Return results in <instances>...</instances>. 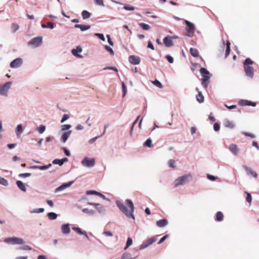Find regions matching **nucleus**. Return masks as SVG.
Returning <instances> with one entry per match:
<instances>
[{"label":"nucleus","instance_id":"1","mask_svg":"<svg viewBox=\"0 0 259 259\" xmlns=\"http://www.w3.org/2000/svg\"><path fill=\"white\" fill-rule=\"evenodd\" d=\"M126 204L129 206L130 210H128L125 205L120 201H117L116 204L120 210L124 213L127 217L132 218L135 219L134 215L133 213L134 211V206L132 201L130 199L125 201Z\"/></svg>","mask_w":259,"mask_h":259},{"label":"nucleus","instance_id":"2","mask_svg":"<svg viewBox=\"0 0 259 259\" xmlns=\"http://www.w3.org/2000/svg\"><path fill=\"white\" fill-rule=\"evenodd\" d=\"M253 61L250 58H246L243 62V66L246 75L250 77L253 78L254 76V69L250 65L253 64Z\"/></svg>","mask_w":259,"mask_h":259},{"label":"nucleus","instance_id":"3","mask_svg":"<svg viewBox=\"0 0 259 259\" xmlns=\"http://www.w3.org/2000/svg\"><path fill=\"white\" fill-rule=\"evenodd\" d=\"M200 72L202 77L201 84L204 88H206L210 77V73L205 68H201L200 70Z\"/></svg>","mask_w":259,"mask_h":259},{"label":"nucleus","instance_id":"4","mask_svg":"<svg viewBox=\"0 0 259 259\" xmlns=\"http://www.w3.org/2000/svg\"><path fill=\"white\" fill-rule=\"evenodd\" d=\"M192 177L191 174H187L184 176H181L175 180V185L176 187L180 185H183L188 182Z\"/></svg>","mask_w":259,"mask_h":259},{"label":"nucleus","instance_id":"5","mask_svg":"<svg viewBox=\"0 0 259 259\" xmlns=\"http://www.w3.org/2000/svg\"><path fill=\"white\" fill-rule=\"evenodd\" d=\"M4 241L7 243L12 244H22L25 242L22 239L17 237L7 238L4 240Z\"/></svg>","mask_w":259,"mask_h":259},{"label":"nucleus","instance_id":"6","mask_svg":"<svg viewBox=\"0 0 259 259\" xmlns=\"http://www.w3.org/2000/svg\"><path fill=\"white\" fill-rule=\"evenodd\" d=\"M42 42V38L41 36H38L32 38L28 43V45L33 48H36L39 46Z\"/></svg>","mask_w":259,"mask_h":259},{"label":"nucleus","instance_id":"7","mask_svg":"<svg viewBox=\"0 0 259 259\" xmlns=\"http://www.w3.org/2000/svg\"><path fill=\"white\" fill-rule=\"evenodd\" d=\"M185 23L187 25V35L188 36H193L195 31V27L194 24L187 20L185 21Z\"/></svg>","mask_w":259,"mask_h":259},{"label":"nucleus","instance_id":"8","mask_svg":"<svg viewBox=\"0 0 259 259\" xmlns=\"http://www.w3.org/2000/svg\"><path fill=\"white\" fill-rule=\"evenodd\" d=\"M82 164L86 167H91L95 165V160L94 158H89L85 157L81 161Z\"/></svg>","mask_w":259,"mask_h":259},{"label":"nucleus","instance_id":"9","mask_svg":"<svg viewBox=\"0 0 259 259\" xmlns=\"http://www.w3.org/2000/svg\"><path fill=\"white\" fill-rule=\"evenodd\" d=\"M11 85V82H7L3 85V86H1L0 94L3 96H6L9 89L10 88Z\"/></svg>","mask_w":259,"mask_h":259},{"label":"nucleus","instance_id":"10","mask_svg":"<svg viewBox=\"0 0 259 259\" xmlns=\"http://www.w3.org/2000/svg\"><path fill=\"white\" fill-rule=\"evenodd\" d=\"M156 240L157 239L155 237H152L149 239L141 245V246H140V249H142L148 247L149 245H151L152 243L155 242Z\"/></svg>","mask_w":259,"mask_h":259},{"label":"nucleus","instance_id":"11","mask_svg":"<svg viewBox=\"0 0 259 259\" xmlns=\"http://www.w3.org/2000/svg\"><path fill=\"white\" fill-rule=\"evenodd\" d=\"M140 58L139 57L134 55L130 56L128 57L129 62L134 65H138L140 62Z\"/></svg>","mask_w":259,"mask_h":259},{"label":"nucleus","instance_id":"12","mask_svg":"<svg viewBox=\"0 0 259 259\" xmlns=\"http://www.w3.org/2000/svg\"><path fill=\"white\" fill-rule=\"evenodd\" d=\"M22 64V60L21 58H17L14 60L10 64V66L12 68H18L20 67Z\"/></svg>","mask_w":259,"mask_h":259},{"label":"nucleus","instance_id":"13","mask_svg":"<svg viewBox=\"0 0 259 259\" xmlns=\"http://www.w3.org/2000/svg\"><path fill=\"white\" fill-rule=\"evenodd\" d=\"M238 104L241 106H252L253 107L256 106V103L255 102H252L250 101L245 100H240Z\"/></svg>","mask_w":259,"mask_h":259},{"label":"nucleus","instance_id":"14","mask_svg":"<svg viewBox=\"0 0 259 259\" xmlns=\"http://www.w3.org/2000/svg\"><path fill=\"white\" fill-rule=\"evenodd\" d=\"M73 183V181H71L67 183H64V184H62L61 186H59L56 189L55 192H57L58 191L63 190L66 189V188L69 187L70 186H71V185Z\"/></svg>","mask_w":259,"mask_h":259},{"label":"nucleus","instance_id":"15","mask_svg":"<svg viewBox=\"0 0 259 259\" xmlns=\"http://www.w3.org/2000/svg\"><path fill=\"white\" fill-rule=\"evenodd\" d=\"M244 168L245 170H246V173L248 175L251 176L254 178L257 177V174H256V172L252 170V169H251V168H249L247 166H244Z\"/></svg>","mask_w":259,"mask_h":259},{"label":"nucleus","instance_id":"16","mask_svg":"<svg viewBox=\"0 0 259 259\" xmlns=\"http://www.w3.org/2000/svg\"><path fill=\"white\" fill-rule=\"evenodd\" d=\"M229 150L233 153L234 155H237L239 151V149L238 146L234 144H232L229 146Z\"/></svg>","mask_w":259,"mask_h":259},{"label":"nucleus","instance_id":"17","mask_svg":"<svg viewBox=\"0 0 259 259\" xmlns=\"http://www.w3.org/2000/svg\"><path fill=\"white\" fill-rule=\"evenodd\" d=\"M163 42L166 47H169L173 45V42L171 40V37L166 36L163 38Z\"/></svg>","mask_w":259,"mask_h":259},{"label":"nucleus","instance_id":"18","mask_svg":"<svg viewBox=\"0 0 259 259\" xmlns=\"http://www.w3.org/2000/svg\"><path fill=\"white\" fill-rule=\"evenodd\" d=\"M61 231L63 234H68L70 232L69 225L68 224H63L61 226Z\"/></svg>","mask_w":259,"mask_h":259},{"label":"nucleus","instance_id":"19","mask_svg":"<svg viewBox=\"0 0 259 259\" xmlns=\"http://www.w3.org/2000/svg\"><path fill=\"white\" fill-rule=\"evenodd\" d=\"M168 224L167 220L163 219L156 222V225L160 228L166 226Z\"/></svg>","mask_w":259,"mask_h":259},{"label":"nucleus","instance_id":"20","mask_svg":"<svg viewBox=\"0 0 259 259\" xmlns=\"http://www.w3.org/2000/svg\"><path fill=\"white\" fill-rule=\"evenodd\" d=\"M72 229L75 231L79 235H84L87 238H89V236L87 234V233L85 231H82L80 228L78 227H74L72 228Z\"/></svg>","mask_w":259,"mask_h":259},{"label":"nucleus","instance_id":"21","mask_svg":"<svg viewBox=\"0 0 259 259\" xmlns=\"http://www.w3.org/2000/svg\"><path fill=\"white\" fill-rule=\"evenodd\" d=\"M71 133V131H69L64 133L61 137V141L63 143L66 142V141H67L68 138L70 136Z\"/></svg>","mask_w":259,"mask_h":259},{"label":"nucleus","instance_id":"22","mask_svg":"<svg viewBox=\"0 0 259 259\" xmlns=\"http://www.w3.org/2000/svg\"><path fill=\"white\" fill-rule=\"evenodd\" d=\"M74 27L75 28H79L82 31L88 30L91 27L90 25L83 24H75Z\"/></svg>","mask_w":259,"mask_h":259},{"label":"nucleus","instance_id":"23","mask_svg":"<svg viewBox=\"0 0 259 259\" xmlns=\"http://www.w3.org/2000/svg\"><path fill=\"white\" fill-rule=\"evenodd\" d=\"M196 91L198 92V95L196 96L197 100L200 103H202L204 101V97L201 92L199 91V89L197 88Z\"/></svg>","mask_w":259,"mask_h":259},{"label":"nucleus","instance_id":"24","mask_svg":"<svg viewBox=\"0 0 259 259\" xmlns=\"http://www.w3.org/2000/svg\"><path fill=\"white\" fill-rule=\"evenodd\" d=\"M16 184L17 187L22 191L26 192V188L24 185V184L21 181H17L16 182Z\"/></svg>","mask_w":259,"mask_h":259},{"label":"nucleus","instance_id":"25","mask_svg":"<svg viewBox=\"0 0 259 259\" xmlns=\"http://www.w3.org/2000/svg\"><path fill=\"white\" fill-rule=\"evenodd\" d=\"M190 52L191 55L194 57H197L199 56V52L195 48H191L190 50Z\"/></svg>","mask_w":259,"mask_h":259},{"label":"nucleus","instance_id":"26","mask_svg":"<svg viewBox=\"0 0 259 259\" xmlns=\"http://www.w3.org/2000/svg\"><path fill=\"white\" fill-rule=\"evenodd\" d=\"M224 215L221 211H218L215 215V220L218 222H221L223 220Z\"/></svg>","mask_w":259,"mask_h":259},{"label":"nucleus","instance_id":"27","mask_svg":"<svg viewBox=\"0 0 259 259\" xmlns=\"http://www.w3.org/2000/svg\"><path fill=\"white\" fill-rule=\"evenodd\" d=\"M81 15L83 19H87L91 17V13L86 10H83L81 13Z\"/></svg>","mask_w":259,"mask_h":259},{"label":"nucleus","instance_id":"28","mask_svg":"<svg viewBox=\"0 0 259 259\" xmlns=\"http://www.w3.org/2000/svg\"><path fill=\"white\" fill-rule=\"evenodd\" d=\"M224 125L226 127H229L230 128H233L234 127V123L232 121H230L228 120L225 121Z\"/></svg>","mask_w":259,"mask_h":259},{"label":"nucleus","instance_id":"29","mask_svg":"<svg viewBox=\"0 0 259 259\" xmlns=\"http://www.w3.org/2000/svg\"><path fill=\"white\" fill-rule=\"evenodd\" d=\"M23 128L21 124H18L16 128V135L18 137H19L20 135L22 133Z\"/></svg>","mask_w":259,"mask_h":259},{"label":"nucleus","instance_id":"30","mask_svg":"<svg viewBox=\"0 0 259 259\" xmlns=\"http://www.w3.org/2000/svg\"><path fill=\"white\" fill-rule=\"evenodd\" d=\"M48 217L51 220H54L57 219V214L55 212H49L48 213Z\"/></svg>","mask_w":259,"mask_h":259},{"label":"nucleus","instance_id":"31","mask_svg":"<svg viewBox=\"0 0 259 259\" xmlns=\"http://www.w3.org/2000/svg\"><path fill=\"white\" fill-rule=\"evenodd\" d=\"M230 45L231 44L230 41L229 40H227L226 42L227 47L225 53L226 57H227L230 53Z\"/></svg>","mask_w":259,"mask_h":259},{"label":"nucleus","instance_id":"32","mask_svg":"<svg viewBox=\"0 0 259 259\" xmlns=\"http://www.w3.org/2000/svg\"><path fill=\"white\" fill-rule=\"evenodd\" d=\"M81 51H82L81 48H80L79 47H77L76 49H73L72 50V53L73 55H74L75 56L79 57V55H78L77 53L81 52Z\"/></svg>","mask_w":259,"mask_h":259},{"label":"nucleus","instance_id":"33","mask_svg":"<svg viewBox=\"0 0 259 259\" xmlns=\"http://www.w3.org/2000/svg\"><path fill=\"white\" fill-rule=\"evenodd\" d=\"M144 145L145 146H147L148 147H153V144L152 143V140L150 138H148L146 141L144 143Z\"/></svg>","mask_w":259,"mask_h":259},{"label":"nucleus","instance_id":"34","mask_svg":"<svg viewBox=\"0 0 259 259\" xmlns=\"http://www.w3.org/2000/svg\"><path fill=\"white\" fill-rule=\"evenodd\" d=\"M51 166V164H49L48 165H44V166H32V168H39L40 170H45V169H48Z\"/></svg>","mask_w":259,"mask_h":259},{"label":"nucleus","instance_id":"35","mask_svg":"<svg viewBox=\"0 0 259 259\" xmlns=\"http://www.w3.org/2000/svg\"><path fill=\"white\" fill-rule=\"evenodd\" d=\"M153 84L155 86L157 87L160 89H162L163 88L162 84L161 83L159 80L155 79L154 81L152 82Z\"/></svg>","mask_w":259,"mask_h":259},{"label":"nucleus","instance_id":"36","mask_svg":"<svg viewBox=\"0 0 259 259\" xmlns=\"http://www.w3.org/2000/svg\"><path fill=\"white\" fill-rule=\"evenodd\" d=\"M82 212L90 215H93L94 214V211L93 210L89 209L88 208L83 209Z\"/></svg>","mask_w":259,"mask_h":259},{"label":"nucleus","instance_id":"37","mask_svg":"<svg viewBox=\"0 0 259 259\" xmlns=\"http://www.w3.org/2000/svg\"><path fill=\"white\" fill-rule=\"evenodd\" d=\"M139 25L144 30H149L150 29V26L148 24H145L144 23H140Z\"/></svg>","mask_w":259,"mask_h":259},{"label":"nucleus","instance_id":"38","mask_svg":"<svg viewBox=\"0 0 259 259\" xmlns=\"http://www.w3.org/2000/svg\"><path fill=\"white\" fill-rule=\"evenodd\" d=\"M132 257L130 253H124L123 254L121 259H132Z\"/></svg>","mask_w":259,"mask_h":259},{"label":"nucleus","instance_id":"39","mask_svg":"<svg viewBox=\"0 0 259 259\" xmlns=\"http://www.w3.org/2000/svg\"><path fill=\"white\" fill-rule=\"evenodd\" d=\"M245 193L247 194V196L246 198V200L247 202H248L249 203H251L252 201V197L251 195L247 192L245 191Z\"/></svg>","mask_w":259,"mask_h":259},{"label":"nucleus","instance_id":"40","mask_svg":"<svg viewBox=\"0 0 259 259\" xmlns=\"http://www.w3.org/2000/svg\"><path fill=\"white\" fill-rule=\"evenodd\" d=\"M46 130V126L44 125H40L39 127H38L37 130L40 134L43 133Z\"/></svg>","mask_w":259,"mask_h":259},{"label":"nucleus","instance_id":"41","mask_svg":"<svg viewBox=\"0 0 259 259\" xmlns=\"http://www.w3.org/2000/svg\"><path fill=\"white\" fill-rule=\"evenodd\" d=\"M133 243V240L132 238H128L126 242V246L124 248V249H126L127 247H128L130 246H131Z\"/></svg>","mask_w":259,"mask_h":259},{"label":"nucleus","instance_id":"42","mask_svg":"<svg viewBox=\"0 0 259 259\" xmlns=\"http://www.w3.org/2000/svg\"><path fill=\"white\" fill-rule=\"evenodd\" d=\"M123 8L127 11H134L135 10V8L134 7L127 5H124Z\"/></svg>","mask_w":259,"mask_h":259},{"label":"nucleus","instance_id":"43","mask_svg":"<svg viewBox=\"0 0 259 259\" xmlns=\"http://www.w3.org/2000/svg\"><path fill=\"white\" fill-rule=\"evenodd\" d=\"M53 163L55 164H59L60 165H62L63 164V162L61 161V159H55L53 160Z\"/></svg>","mask_w":259,"mask_h":259},{"label":"nucleus","instance_id":"44","mask_svg":"<svg viewBox=\"0 0 259 259\" xmlns=\"http://www.w3.org/2000/svg\"><path fill=\"white\" fill-rule=\"evenodd\" d=\"M168 165L169 167L174 168L176 167L175 165V161L173 159H170L168 161Z\"/></svg>","mask_w":259,"mask_h":259},{"label":"nucleus","instance_id":"45","mask_svg":"<svg viewBox=\"0 0 259 259\" xmlns=\"http://www.w3.org/2000/svg\"><path fill=\"white\" fill-rule=\"evenodd\" d=\"M99 192L94 190H89L86 192L87 195L95 194L98 195Z\"/></svg>","mask_w":259,"mask_h":259},{"label":"nucleus","instance_id":"46","mask_svg":"<svg viewBox=\"0 0 259 259\" xmlns=\"http://www.w3.org/2000/svg\"><path fill=\"white\" fill-rule=\"evenodd\" d=\"M19 28V26L18 24L13 23L12 25V29L14 32L16 31Z\"/></svg>","mask_w":259,"mask_h":259},{"label":"nucleus","instance_id":"47","mask_svg":"<svg viewBox=\"0 0 259 259\" xmlns=\"http://www.w3.org/2000/svg\"><path fill=\"white\" fill-rule=\"evenodd\" d=\"M165 57L167 59V60L169 63H172L174 62L173 58L169 55H166Z\"/></svg>","mask_w":259,"mask_h":259},{"label":"nucleus","instance_id":"48","mask_svg":"<svg viewBox=\"0 0 259 259\" xmlns=\"http://www.w3.org/2000/svg\"><path fill=\"white\" fill-rule=\"evenodd\" d=\"M105 49H106V50L107 51L110 52L111 55H114V51H113V50H112V49L110 47H109L108 46H105Z\"/></svg>","mask_w":259,"mask_h":259},{"label":"nucleus","instance_id":"49","mask_svg":"<svg viewBox=\"0 0 259 259\" xmlns=\"http://www.w3.org/2000/svg\"><path fill=\"white\" fill-rule=\"evenodd\" d=\"M31 176L30 173H23L20 174L19 177L20 178H26Z\"/></svg>","mask_w":259,"mask_h":259},{"label":"nucleus","instance_id":"50","mask_svg":"<svg viewBox=\"0 0 259 259\" xmlns=\"http://www.w3.org/2000/svg\"><path fill=\"white\" fill-rule=\"evenodd\" d=\"M69 118V116L68 114H64L61 120V123L64 122L65 121L67 120Z\"/></svg>","mask_w":259,"mask_h":259},{"label":"nucleus","instance_id":"51","mask_svg":"<svg viewBox=\"0 0 259 259\" xmlns=\"http://www.w3.org/2000/svg\"><path fill=\"white\" fill-rule=\"evenodd\" d=\"M0 183L5 186H7L8 184V181L4 178H0Z\"/></svg>","mask_w":259,"mask_h":259},{"label":"nucleus","instance_id":"52","mask_svg":"<svg viewBox=\"0 0 259 259\" xmlns=\"http://www.w3.org/2000/svg\"><path fill=\"white\" fill-rule=\"evenodd\" d=\"M71 127V125L70 124H64L62 125V130L65 131L69 129Z\"/></svg>","mask_w":259,"mask_h":259},{"label":"nucleus","instance_id":"53","mask_svg":"<svg viewBox=\"0 0 259 259\" xmlns=\"http://www.w3.org/2000/svg\"><path fill=\"white\" fill-rule=\"evenodd\" d=\"M242 134L245 135V136L249 137L251 138H254L255 137L254 135L247 132H244L242 133Z\"/></svg>","mask_w":259,"mask_h":259},{"label":"nucleus","instance_id":"54","mask_svg":"<svg viewBox=\"0 0 259 259\" xmlns=\"http://www.w3.org/2000/svg\"><path fill=\"white\" fill-rule=\"evenodd\" d=\"M19 249H21V250H30L31 249V248L28 246V245H25L23 247H20L19 248Z\"/></svg>","mask_w":259,"mask_h":259},{"label":"nucleus","instance_id":"55","mask_svg":"<svg viewBox=\"0 0 259 259\" xmlns=\"http://www.w3.org/2000/svg\"><path fill=\"white\" fill-rule=\"evenodd\" d=\"M122 91H123V96H125L126 93V88L124 82H122Z\"/></svg>","mask_w":259,"mask_h":259},{"label":"nucleus","instance_id":"56","mask_svg":"<svg viewBox=\"0 0 259 259\" xmlns=\"http://www.w3.org/2000/svg\"><path fill=\"white\" fill-rule=\"evenodd\" d=\"M168 235H164L163 237H162L160 239V240L159 241V242H158V244H161V243H162L167 238H168Z\"/></svg>","mask_w":259,"mask_h":259},{"label":"nucleus","instance_id":"57","mask_svg":"<svg viewBox=\"0 0 259 259\" xmlns=\"http://www.w3.org/2000/svg\"><path fill=\"white\" fill-rule=\"evenodd\" d=\"M95 35L97 36L101 40H102L103 41L105 40V37H104V35L103 34H101V33H96Z\"/></svg>","mask_w":259,"mask_h":259},{"label":"nucleus","instance_id":"58","mask_svg":"<svg viewBox=\"0 0 259 259\" xmlns=\"http://www.w3.org/2000/svg\"><path fill=\"white\" fill-rule=\"evenodd\" d=\"M220 124L218 123H215L213 125V128L215 131H218L220 130Z\"/></svg>","mask_w":259,"mask_h":259},{"label":"nucleus","instance_id":"59","mask_svg":"<svg viewBox=\"0 0 259 259\" xmlns=\"http://www.w3.org/2000/svg\"><path fill=\"white\" fill-rule=\"evenodd\" d=\"M95 1L97 5L99 6H104V3L103 0H95Z\"/></svg>","mask_w":259,"mask_h":259},{"label":"nucleus","instance_id":"60","mask_svg":"<svg viewBox=\"0 0 259 259\" xmlns=\"http://www.w3.org/2000/svg\"><path fill=\"white\" fill-rule=\"evenodd\" d=\"M147 47L151 49L152 50H154V47L151 41H148Z\"/></svg>","mask_w":259,"mask_h":259},{"label":"nucleus","instance_id":"61","mask_svg":"<svg viewBox=\"0 0 259 259\" xmlns=\"http://www.w3.org/2000/svg\"><path fill=\"white\" fill-rule=\"evenodd\" d=\"M103 234L106 236H112V233L110 231H105L103 232Z\"/></svg>","mask_w":259,"mask_h":259},{"label":"nucleus","instance_id":"62","mask_svg":"<svg viewBox=\"0 0 259 259\" xmlns=\"http://www.w3.org/2000/svg\"><path fill=\"white\" fill-rule=\"evenodd\" d=\"M207 177L209 180H211V181H214L216 180V178L214 176H212V175H207Z\"/></svg>","mask_w":259,"mask_h":259},{"label":"nucleus","instance_id":"63","mask_svg":"<svg viewBox=\"0 0 259 259\" xmlns=\"http://www.w3.org/2000/svg\"><path fill=\"white\" fill-rule=\"evenodd\" d=\"M63 149L64 150V153L66 154V155L69 156L70 155V151L66 149L65 148H63Z\"/></svg>","mask_w":259,"mask_h":259},{"label":"nucleus","instance_id":"64","mask_svg":"<svg viewBox=\"0 0 259 259\" xmlns=\"http://www.w3.org/2000/svg\"><path fill=\"white\" fill-rule=\"evenodd\" d=\"M225 106L228 108L229 109H233L236 108V105H233L231 106H228L227 105L225 104Z\"/></svg>","mask_w":259,"mask_h":259}]
</instances>
